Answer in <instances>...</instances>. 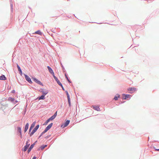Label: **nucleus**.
Masks as SVG:
<instances>
[{"instance_id": "obj_6", "label": "nucleus", "mask_w": 159, "mask_h": 159, "mask_svg": "<svg viewBox=\"0 0 159 159\" xmlns=\"http://www.w3.org/2000/svg\"><path fill=\"white\" fill-rule=\"evenodd\" d=\"M57 115V111L54 113V114L51 117L48 119V120L49 121H51L53 120L54 119Z\"/></svg>"}, {"instance_id": "obj_9", "label": "nucleus", "mask_w": 159, "mask_h": 159, "mask_svg": "<svg viewBox=\"0 0 159 159\" xmlns=\"http://www.w3.org/2000/svg\"><path fill=\"white\" fill-rule=\"evenodd\" d=\"M33 80L37 84L40 85H43L42 83L38 79H36V78H33Z\"/></svg>"}, {"instance_id": "obj_5", "label": "nucleus", "mask_w": 159, "mask_h": 159, "mask_svg": "<svg viewBox=\"0 0 159 159\" xmlns=\"http://www.w3.org/2000/svg\"><path fill=\"white\" fill-rule=\"evenodd\" d=\"M53 77L54 78V79H55V80L57 81V84L59 85H60L61 87H62V84H61V82L59 81V80L57 78L56 76H55V75H53Z\"/></svg>"}, {"instance_id": "obj_30", "label": "nucleus", "mask_w": 159, "mask_h": 159, "mask_svg": "<svg viewBox=\"0 0 159 159\" xmlns=\"http://www.w3.org/2000/svg\"><path fill=\"white\" fill-rule=\"evenodd\" d=\"M15 90H13L12 91V93H15Z\"/></svg>"}, {"instance_id": "obj_20", "label": "nucleus", "mask_w": 159, "mask_h": 159, "mask_svg": "<svg viewBox=\"0 0 159 159\" xmlns=\"http://www.w3.org/2000/svg\"><path fill=\"white\" fill-rule=\"evenodd\" d=\"M120 97V95L119 94H117L116 96H115L114 97V99L116 100H118V98Z\"/></svg>"}, {"instance_id": "obj_32", "label": "nucleus", "mask_w": 159, "mask_h": 159, "mask_svg": "<svg viewBox=\"0 0 159 159\" xmlns=\"http://www.w3.org/2000/svg\"><path fill=\"white\" fill-rule=\"evenodd\" d=\"M156 150L157 151H159V149H156Z\"/></svg>"}, {"instance_id": "obj_8", "label": "nucleus", "mask_w": 159, "mask_h": 159, "mask_svg": "<svg viewBox=\"0 0 159 159\" xmlns=\"http://www.w3.org/2000/svg\"><path fill=\"white\" fill-rule=\"evenodd\" d=\"M25 77L26 80L28 81L29 83H31L32 82L30 78L27 75H25Z\"/></svg>"}, {"instance_id": "obj_2", "label": "nucleus", "mask_w": 159, "mask_h": 159, "mask_svg": "<svg viewBox=\"0 0 159 159\" xmlns=\"http://www.w3.org/2000/svg\"><path fill=\"white\" fill-rule=\"evenodd\" d=\"M39 125H38L36 126L35 128L34 129L32 130V132L30 134V136H32L37 131L38 129L39 128Z\"/></svg>"}, {"instance_id": "obj_16", "label": "nucleus", "mask_w": 159, "mask_h": 159, "mask_svg": "<svg viewBox=\"0 0 159 159\" xmlns=\"http://www.w3.org/2000/svg\"><path fill=\"white\" fill-rule=\"evenodd\" d=\"M29 127V124L28 123H27L25 126V128L24 129V132H25L27 130Z\"/></svg>"}, {"instance_id": "obj_3", "label": "nucleus", "mask_w": 159, "mask_h": 159, "mask_svg": "<svg viewBox=\"0 0 159 159\" xmlns=\"http://www.w3.org/2000/svg\"><path fill=\"white\" fill-rule=\"evenodd\" d=\"M29 140H28L26 142V145L24 147L23 149V151L24 152H25L26 151L27 149L30 145V144L29 143Z\"/></svg>"}, {"instance_id": "obj_23", "label": "nucleus", "mask_w": 159, "mask_h": 159, "mask_svg": "<svg viewBox=\"0 0 159 159\" xmlns=\"http://www.w3.org/2000/svg\"><path fill=\"white\" fill-rule=\"evenodd\" d=\"M35 33L40 35H41L42 34L40 30H38L35 32Z\"/></svg>"}, {"instance_id": "obj_10", "label": "nucleus", "mask_w": 159, "mask_h": 159, "mask_svg": "<svg viewBox=\"0 0 159 159\" xmlns=\"http://www.w3.org/2000/svg\"><path fill=\"white\" fill-rule=\"evenodd\" d=\"M47 68H48V69L49 70V72L51 73V74L53 76V75H54V73L53 71V70H52V69L49 66H47Z\"/></svg>"}, {"instance_id": "obj_17", "label": "nucleus", "mask_w": 159, "mask_h": 159, "mask_svg": "<svg viewBox=\"0 0 159 159\" xmlns=\"http://www.w3.org/2000/svg\"><path fill=\"white\" fill-rule=\"evenodd\" d=\"M6 79V77L4 75H2L0 76V80H5Z\"/></svg>"}, {"instance_id": "obj_31", "label": "nucleus", "mask_w": 159, "mask_h": 159, "mask_svg": "<svg viewBox=\"0 0 159 159\" xmlns=\"http://www.w3.org/2000/svg\"><path fill=\"white\" fill-rule=\"evenodd\" d=\"M62 89L63 90H64V88L63 87V86H62V87H61Z\"/></svg>"}, {"instance_id": "obj_33", "label": "nucleus", "mask_w": 159, "mask_h": 159, "mask_svg": "<svg viewBox=\"0 0 159 159\" xmlns=\"http://www.w3.org/2000/svg\"><path fill=\"white\" fill-rule=\"evenodd\" d=\"M15 102H18V101H15Z\"/></svg>"}, {"instance_id": "obj_13", "label": "nucleus", "mask_w": 159, "mask_h": 159, "mask_svg": "<svg viewBox=\"0 0 159 159\" xmlns=\"http://www.w3.org/2000/svg\"><path fill=\"white\" fill-rule=\"evenodd\" d=\"M36 122L34 121L33 123L31 124L29 129L30 132L31 131V130L34 127L35 125Z\"/></svg>"}, {"instance_id": "obj_19", "label": "nucleus", "mask_w": 159, "mask_h": 159, "mask_svg": "<svg viewBox=\"0 0 159 159\" xmlns=\"http://www.w3.org/2000/svg\"><path fill=\"white\" fill-rule=\"evenodd\" d=\"M38 98L39 100H40L41 99H44L45 98V96L44 95H43L41 96L38 97Z\"/></svg>"}, {"instance_id": "obj_22", "label": "nucleus", "mask_w": 159, "mask_h": 159, "mask_svg": "<svg viewBox=\"0 0 159 159\" xmlns=\"http://www.w3.org/2000/svg\"><path fill=\"white\" fill-rule=\"evenodd\" d=\"M8 100L9 101H11V102H13L15 100V99L11 97H9L8 98Z\"/></svg>"}, {"instance_id": "obj_4", "label": "nucleus", "mask_w": 159, "mask_h": 159, "mask_svg": "<svg viewBox=\"0 0 159 159\" xmlns=\"http://www.w3.org/2000/svg\"><path fill=\"white\" fill-rule=\"evenodd\" d=\"M70 120H67L64 124H62L61 125V127L62 128H64L65 127L67 126L69 124Z\"/></svg>"}, {"instance_id": "obj_11", "label": "nucleus", "mask_w": 159, "mask_h": 159, "mask_svg": "<svg viewBox=\"0 0 159 159\" xmlns=\"http://www.w3.org/2000/svg\"><path fill=\"white\" fill-rule=\"evenodd\" d=\"M123 98L124 99H126L127 98H130V95L129 94H124L123 95Z\"/></svg>"}, {"instance_id": "obj_1", "label": "nucleus", "mask_w": 159, "mask_h": 159, "mask_svg": "<svg viewBox=\"0 0 159 159\" xmlns=\"http://www.w3.org/2000/svg\"><path fill=\"white\" fill-rule=\"evenodd\" d=\"M52 123H51L49 124L45 129L44 131L42 133L41 135L39 136L40 137L43 134L47 132L49 129L52 125Z\"/></svg>"}, {"instance_id": "obj_24", "label": "nucleus", "mask_w": 159, "mask_h": 159, "mask_svg": "<svg viewBox=\"0 0 159 159\" xmlns=\"http://www.w3.org/2000/svg\"><path fill=\"white\" fill-rule=\"evenodd\" d=\"M67 99H68V102H69V105L70 106V105H71V102H70V98H67Z\"/></svg>"}, {"instance_id": "obj_29", "label": "nucleus", "mask_w": 159, "mask_h": 159, "mask_svg": "<svg viewBox=\"0 0 159 159\" xmlns=\"http://www.w3.org/2000/svg\"><path fill=\"white\" fill-rule=\"evenodd\" d=\"M36 157H33L32 159H36Z\"/></svg>"}, {"instance_id": "obj_15", "label": "nucleus", "mask_w": 159, "mask_h": 159, "mask_svg": "<svg viewBox=\"0 0 159 159\" xmlns=\"http://www.w3.org/2000/svg\"><path fill=\"white\" fill-rule=\"evenodd\" d=\"M17 67L18 68V71L19 72L20 74L21 75H22V72L21 70L20 67L19 66L18 64H17Z\"/></svg>"}, {"instance_id": "obj_27", "label": "nucleus", "mask_w": 159, "mask_h": 159, "mask_svg": "<svg viewBox=\"0 0 159 159\" xmlns=\"http://www.w3.org/2000/svg\"><path fill=\"white\" fill-rule=\"evenodd\" d=\"M66 95H67V98H70V96H69V95L68 92H66Z\"/></svg>"}, {"instance_id": "obj_26", "label": "nucleus", "mask_w": 159, "mask_h": 159, "mask_svg": "<svg viewBox=\"0 0 159 159\" xmlns=\"http://www.w3.org/2000/svg\"><path fill=\"white\" fill-rule=\"evenodd\" d=\"M50 121L49 120H48V119L47 120L46 122H45L44 124V125H46L48 124V122L49 121Z\"/></svg>"}, {"instance_id": "obj_25", "label": "nucleus", "mask_w": 159, "mask_h": 159, "mask_svg": "<svg viewBox=\"0 0 159 159\" xmlns=\"http://www.w3.org/2000/svg\"><path fill=\"white\" fill-rule=\"evenodd\" d=\"M18 130L19 132L20 133V134H21V128L20 127H18Z\"/></svg>"}, {"instance_id": "obj_18", "label": "nucleus", "mask_w": 159, "mask_h": 159, "mask_svg": "<svg viewBox=\"0 0 159 159\" xmlns=\"http://www.w3.org/2000/svg\"><path fill=\"white\" fill-rule=\"evenodd\" d=\"M93 108L97 111H100V108H99V106H93Z\"/></svg>"}, {"instance_id": "obj_7", "label": "nucleus", "mask_w": 159, "mask_h": 159, "mask_svg": "<svg viewBox=\"0 0 159 159\" xmlns=\"http://www.w3.org/2000/svg\"><path fill=\"white\" fill-rule=\"evenodd\" d=\"M128 90L131 91L130 92V93H132L135 92L136 90V89L135 88H130L128 89Z\"/></svg>"}, {"instance_id": "obj_14", "label": "nucleus", "mask_w": 159, "mask_h": 159, "mask_svg": "<svg viewBox=\"0 0 159 159\" xmlns=\"http://www.w3.org/2000/svg\"><path fill=\"white\" fill-rule=\"evenodd\" d=\"M34 145H35V143H34L33 144H32L30 146V148H29V149H28V153H29L31 151V150L32 148H33V147H34Z\"/></svg>"}, {"instance_id": "obj_21", "label": "nucleus", "mask_w": 159, "mask_h": 159, "mask_svg": "<svg viewBox=\"0 0 159 159\" xmlns=\"http://www.w3.org/2000/svg\"><path fill=\"white\" fill-rule=\"evenodd\" d=\"M47 146V145H43L40 147V148L41 149V150H43Z\"/></svg>"}, {"instance_id": "obj_12", "label": "nucleus", "mask_w": 159, "mask_h": 159, "mask_svg": "<svg viewBox=\"0 0 159 159\" xmlns=\"http://www.w3.org/2000/svg\"><path fill=\"white\" fill-rule=\"evenodd\" d=\"M41 92L42 93L43 95L45 96L46 94H47L48 93V90H43V89L41 91Z\"/></svg>"}, {"instance_id": "obj_28", "label": "nucleus", "mask_w": 159, "mask_h": 159, "mask_svg": "<svg viewBox=\"0 0 159 159\" xmlns=\"http://www.w3.org/2000/svg\"><path fill=\"white\" fill-rule=\"evenodd\" d=\"M66 75V78L67 80H68L69 82H70V80H69V79H68V77L66 75Z\"/></svg>"}]
</instances>
